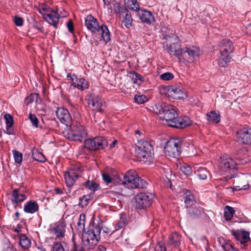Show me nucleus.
<instances>
[{
	"label": "nucleus",
	"mask_w": 251,
	"mask_h": 251,
	"mask_svg": "<svg viewBox=\"0 0 251 251\" xmlns=\"http://www.w3.org/2000/svg\"><path fill=\"white\" fill-rule=\"evenodd\" d=\"M153 110L157 114H164L163 119L171 127L182 129L191 124V121L189 117H178L174 107L166 102H158L153 107Z\"/></svg>",
	"instance_id": "f257e3e1"
},
{
	"label": "nucleus",
	"mask_w": 251,
	"mask_h": 251,
	"mask_svg": "<svg viewBox=\"0 0 251 251\" xmlns=\"http://www.w3.org/2000/svg\"><path fill=\"white\" fill-rule=\"evenodd\" d=\"M85 24L87 28L92 32L100 36V40H102L106 43L110 41V34L107 27L104 25L100 26L97 19L92 15H89L86 17Z\"/></svg>",
	"instance_id": "f03ea898"
},
{
	"label": "nucleus",
	"mask_w": 251,
	"mask_h": 251,
	"mask_svg": "<svg viewBox=\"0 0 251 251\" xmlns=\"http://www.w3.org/2000/svg\"><path fill=\"white\" fill-rule=\"evenodd\" d=\"M101 227L95 225L94 223L92 227L82 236V242L84 247L88 250L93 249L100 239Z\"/></svg>",
	"instance_id": "7ed1b4c3"
},
{
	"label": "nucleus",
	"mask_w": 251,
	"mask_h": 251,
	"mask_svg": "<svg viewBox=\"0 0 251 251\" xmlns=\"http://www.w3.org/2000/svg\"><path fill=\"white\" fill-rule=\"evenodd\" d=\"M246 162L247 161L240 158L238 155L235 157L234 160L228 155H224L219 160V167L223 175L226 173L231 174L232 170H237V165H244Z\"/></svg>",
	"instance_id": "20e7f679"
},
{
	"label": "nucleus",
	"mask_w": 251,
	"mask_h": 251,
	"mask_svg": "<svg viewBox=\"0 0 251 251\" xmlns=\"http://www.w3.org/2000/svg\"><path fill=\"white\" fill-rule=\"evenodd\" d=\"M220 55L218 59L219 66L225 67L230 61V54L233 51L232 42L229 39L223 40L219 45Z\"/></svg>",
	"instance_id": "39448f33"
},
{
	"label": "nucleus",
	"mask_w": 251,
	"mask_h": 251,
	"mask_svg": "<svg viewBox=\"0 0 251 251\" xmlns=\"http://www.w3.org/2000/svg\"><path fill=\"white\" fill-rule=\"evenodd\" d=\"M135 153L137 157L141 160L145 161L150 160L153 154V148L150 142L141 140L136 145Z\"/></svg>",
	"instance_id": "423d86ee"
},
{
	"label": "nucleus",
	"mask_w": 251,
	"mask_h": 251,
	"mask_svg": "<svg viewBox=\"0 0 251 251\" xmlns=\"http://www.w3.org/2000/svg\"><path fill=\"white\" fill-rule=\"evenodd\" d=\"M123 183L126 185L127 187L131 189L143 188L147 185L146 181L138 177L136 172L133 170L128 171L126 174Z\"/></svg>",
	"instance_id": "0eeeda50"
},
{
	"label": "nucleus",
	"mask_w": 251,
	"mask_h": 251,
	"mask_svg": "<svg viewBox=\"0 0 251 251\" xmlns=\"http://www.w3.org/2000/svg\"><path fill=\"white\" fill-rule=\"evenodd\" d=\"M153 197L154 196L151 193H139L134 197V204L137 209H146L151 206Z\"/></svg>",
	"instance_id": "6e6552de"
},
{
	"label": "nucleus",
	"mask_w": 251,
	"mask_h": 251,
	"mask_svg": "<svg viewBox=\"0 0 251 251\" xmlns=\"http://www.w3.org/2000/svg\"><path fill=\"white\" fill-rule=\"evenodd\" d=\"M182 143L176 138L171 139L166 144L164 151L168 156L176 158L181 151Z\"/></svg>",
	"instance_id": "1a4fd4ad"
},
{
	"label": "nucleus",
	"mask_w": 251,
	"mask_h": 251,
	"mask_svg": "<svg viewBox=\"0 0 251 251\" xmlns=\"http://www.w3.org/2000/svg\"><path fill=\"white\" fill-rule=\"evenodd\" d=\"M66 136L70 140L81 142L87 136V132L83 126L76 124L71 126Z\"/></svg>",
	"instance_id": "9d476101"
},
{
	"label": "nucleus",
	"mask_w": 251,
	"mask_h": 251,
	"mask_svg": "<svg viewBox=\"0 0 251 251\" xmlns=\"http://www.w3.org/2000/svg\"><path fill=\"white\" fill-rule=\"evenodd\" d=\"M200 53V49L198 47L191 46L186 47L182 49V52L180 54L179 59L191 63L193 62L196 58L198 57Z\"/></svg>",
	"instance_id": "9b49d317"
},
{
	"label": "nucleus",
	"mask_w": 251,
	"mask_h": 251,
	"mask_svg": "<svg viewBox=\"0 0 251 251\" xmlns=\"http://www.w3.org/2000/svg\"><path fill=\"white\" fill-rule=\"evenodd\" d=\"M85 100L88 106L92 110L100 112L103 111L102 107L104 101L101 97L91 94L86 97Z\"/></svg>",
	"instance_id": "f8f14e48"
},
{
	"label": "nucleus",
	"mask_w": 251,
	"mask_h": 251,
	"mask_svg": "<svg viewBox=\"0 0 251 251\" xmlns=\"http://www.w3.org/2000/svg\"><path fill=\"white\" fill-rule=\"evenodd\" d=\"M108 145V142L103 137L87 139L84 142L85 147L91 150L103 149L107 147Z\"/></svg>",
	"instance_id": "ddd939ff"
},
{
	"label": "nucleus",
	"mask_w": 251,
	"mask_h": 251,
	"mask_svg": "<svg viewBox=\"0 0 251 251\" xmlns=\"http://www.w3.org/2000/svg\"><path fill=\"white\" fill-rule=\"evenodd\" d=\"M50 232L55 236V239L62 240L65 237L66 224L64 220H60L50 227Z\"/></svg>",
	"instance_id": "4468645a"
},
{
	"label": "nucleus",
	"mask_w": 251,
	"mask_h": 251,
	"mask_svg": "<svg viewBox=\"0 0 251 251\" xmlns=\"http://www.w3.org/2000/svg\"><path fill=\"white\" fill-rule=\"evenodd\" d=\"M56 116L60 122L66 125L71 126L72 123V118L69 111L64 108H58L56 111Z\"/></svg>",
	"instance_id": "2eb2a0df"
},
{
	"label": "nucleus",
	"mask_w": 251,
	"mask_h": 251,
	"mask_svg": "<svg viewBox=\"0 0 251 251\" xmlns=\"http://www.w3.org/2000/svg\"><path fill=\"white\" fill-rule=\"evenodd\" d=\"M164 93L168 97H170L174 99H180L183 98L182 91L179 87L174 86H168L163 88Z\"/></svg>",
	"instance_id": "dca6fc26"
},
{
	"label": "nucleus",
	"mask_w": 251,
	"mask_h": 251,
	"mask_svg": "<svg viewBox=\"0 0 251 251\" xmlns=\"http://www.w3.org/2000/svg\"><path fill=\"white\" fill-rule=\"evenodd\" d=\"M67 77L69 80L72 81V85L79 90L83 91L89 87L87 81L84 78L78 79L75 75H68Z\"/></svg>",
	"instance_id": "f3484780"
},
{
	"label": "nucleus",
	"mask_w": 251,
	"mask_h": 251,
	"mask_svg": "<svg viewBox=\"0 0 251 251\" xmlns=\"http://www.w3.org/2000/svg\"><path fill=\"white\" fill-rule=\"evenodd\" d=\"M239 141L243 144L251 145V128H244L237 132Z\"/></svg>",
	"instance_id": "a211bd4d"
},
{
	"label": "nucleus",
	"mask_w": 251,
	"mask_h": 251,
	"mask_svg": "<svg viewBox=\"0 0 251 251\" xmlns=\"http://www.w3.org/2000/svg\"><path fill=\"white\" fill-rule=\"evenodd\" d=\"M138 16L141 21L148 25H151L154 21V17L151 11L146 10H140L137 11Z\"/></svg>",
	"instance_id": "6ab92c4d"
},
{
	"label": "nucleus",
	"mask_w": 251,
	"mask_h": 251,
	"mask_svg": "<svg viewBox=\"0 0 251 251\" xmlns=\"http://www.w3.org/2000/svg\"><path fill=\"white\" fill-rule=\"evenodd\" d=\"M166 48L167 52L171 55L176 56L178 58L180 54L182 52V49L180 48V45L177 43H173L171 44H167Z\"/></svg>",
	"instance_id": "aec40b11"
},
{
	"label": "nucleus",
	"mask_w": 251,
	"mask_h": 251,
	"mask_svg": "<svg viewBox=\"0 0 251 251\" xmlns=\"http://www.w3.org/2000/svg\"><path fill=\"white\" fill-rule=\"evenodd\" d=\"M65 182L68 187L72 186L79 177L72 171L69 170L64 173Z\"/></svg>",
	"instance_id": "412c9836"
},
{
	"label": "nucleus",
	"mask_w": 251,
	"mask_h": 251,
	"mask_svg": "<svg viewBox=\"0 0 251 251\" xmlns=\"http://www.w3.org/2000/svg\"><path fill=\"white\" fill-rule=\"evenodd\" d=\"M39 210V205L36 201H30L24 205V210L25 213L33 214Z\"/></svg>",
	"instance_id": "4be33fe9"
},
{
	"label": "nucleus",
	"mask_w": 251,
	"mask_h": 251,
	"mask_svg": "<svg viewBox=\"0 0 251 251\" xmlns=\"http://www.w3.org/2000/svg\"><path fill=\"white\" fill-rule=\"evenodd\" d=\"M59 16L56 11L52 12L50 14L46 17L45 20L50 25L56 28L59 22Z\"/></svg>",
	"instance_id": "5701e85b"
},
{
	"label": "nucleus",
	"mask_w": 251,
	"mask_h": 251,
	"mask_svg": "<svg viewBox=\"0 0 251 251\" xmlns=\"http://www.w3.org/2000/svg\"><path fill=\"white\" fill-rule=\"evenodd\" d=\"M177 168L186 176H190L192 174L193 170L192 168L188 164L179 162L176 164Z\"/></svg>",
	"instance_id": "b1692460"
},
{
	"label": "nucleus",
	"mask_w": 251,
	"mask_h": 251,
	"mask_svg": "<svg viewBox=\"0 0 251 251\" xmlns=\"http://www.w3.org/2000/svg\"><path fill=\"white\" fill-rule=\"evenodd\" d=\"M26 199V196L24 194H20L19 193V190L17 189H14L12 194L11 201L13 203H18L22 202Z\"/></svg>",
	"instance_id": "393cba45"
},
{
	"label": "nucleus",
	"mask_w": 251,
	"mask_h": 251,
	"mask_svg": "<svg viewBox=\"0 0 251 251\" xmlns=\"http://www.w3.org/2000/svg\"><path fill=\"white\" fill-rule=\"evenodd\" d=\"M194 173L200 179L205 180L209 175V172L206 168L203 167H195Z\"/></svg>",
	"instance_id": "a878e982"
},
{
	"label": "nucleus",
	"mask_w": 251,
	"mask_h": 251,
	"mask_svg": "<svg viewBox=\"0 0 251 251\" xmlns=\"http://www.w3.org/2000/svg\"><path fill=\"white\" fill-rule=\"evenodd\" d=\"M180 236L176 233L171 234L168 241V244L175 247H178L180 242Z\"/></svg>",
	"instance_id": "bb28decb"
},
{
	"label": "nucleus",
	"mask_w": 251,
	"mask_h": 251,
	"mask_svg": "<svg viewBox=\"0 0 251 251\" xmlns=\"http://www.w3.org/2000/svg\"><path fill=\"white\" fill-rule=\"evenodd\" d=\"M126 6L132 11H139L140 6L137 0H124Z\"/></svg>",
	"instance_id": "cd10ccee"
},
{
	"label": "nucleus",
	"mask_w": 251,
	"mask_h": 251,
	"mask_svg": "<svg viewBox=\"0 0 251 251\" xmlns=\"http://www.w3.org/2000/svg\"><path fill=\"white\" fill-rule=\"evenodd\" d=\"M123 17V23L125 26L129 27L132 24V18L130 12L128 9L125 11L124 14H122Z\"/></svg>",
	"instance_id": "c85d7f7f"
},
{
	"label": "nucleus",
	"mask_w": 251,
	"mask_h": 251,
	"mask_svg": "<svg viewBox=\"0 0 251 251\" xmlns=\"http://www.w3.org/2000/svg\"><path fill=\"white\" fill-rule=\"evenodd\" d=\"M187 212L191 217L195 218L199 217L203 213L202 208H197L195 206H192L187 209Z\"/></svg>",
	"instance_id": "c756f323"
},
{
	"label": "nucleus",
	"mask_w": 251,
	"mask_h": 251,
	"mask_svg": "<svg viewBox=\"0 0 251 251\" xmlns=\"http://www.w3.org/2000/svg\"><path fill=\"white\" fill-rule=\"evenodd\" d=\"M207 120L209 122L218 123L220 121V115L219 112L215 111H211L207 114Z\"/></svg>",
	"instance_id": "7c9ffc66"
},
{
	"label": "nucleus",
	"mask_w": 251,
	"mask_h": 251,
	"mask_svg": "<svg viewBox=\"0 0 251 251\" xmlns=\"http://www.w3.org/2000/svg\"><path fill=\"white\" fill-rule=\"evenodd\" d=\"M184 202L187 209H188L189 207H191L193 206L194 196L193 195L191 194L190 191H188L187 190L184 194Z\"/></svg>",
	"instance_id": "2f4dec72"
},
{
	"label": "nucleus",
	"mask_w": 251,
	"mask_h": 251,
	"mask_svg": "<svg viewBox=\"0 0 251 251\" xmlns=\"http://www.w3.org/2000/svg\"><path fill=\"white\" fill-rule=\"evenodd\" d=\"M20 238V244L23 249H27L30 247V240L25 236V235H21Z\"/></svg>",
	"instance_id": "473e14b6"
},
{
	"label": "nucleus",
	"mask_w": 251,
	"mask_h": 251,
	"mask_svg": "<svg viewBox=\"0 0 251 251\" xmlns=\"http://www.w3.org/2000/svg\"><path fill=\"white\" fill-rule=\"evenodd\" d=\"M235 211L233 207L226 205L225 207L224 217L226 220H230L232 217Z\"/></svg>",
	"instance_id": "72a5a7b5"
},
{
	"label": "nucleus",
	"mask_w": 251,
	"mask_h": 251,
	"mask_svg": "<svg viewBox=\"0 0 251 251\" xmlns=\"http://www.w3.org/2000/svg\"><path fill=\"white\" fill-rule=\"evenodd\" d=\"M85 215L84 214H81L79 215L78 221L77 223V230L80 232L84 229Z\"/></svg>",
	"instance_id": "f704fd0d"
},
{
	"label": "nucleus",
	"mask_w": 251,
	"mask_h": 251,
	"mask_svg": "<svg viewBox=\"0 0 251 251\" xmlns=\"http://www.w3.org/2000/svg\"><path fill=\"white\" fill-rule=\"evenodd\" d=\"M92 196L90 195L83 196L82 198H79V202L78 205L82 207H84L89 203V201L91 200Z\"/></svg>",
	"instance_id": "c9c22d12"
},
{
	"label": "nucleus",
	"mask_w": 251,
	"mask_h": 251,
	"mask_svg": "<svg viewBox=\"0 0 251 251\" xmlns=\"http://www.w3.org/2000/svg\"><path fill=\"white\" fill-rule=\"evenodd\" d=\"M132 79L133 83L136 84L138 86L140 85L141 83L144 81L143 77L136 72L132 74Z\"/></svg>",
	"instance_id": "e433bc0d"
},
{
	"label": "nucleus",
	"mask_w": 251,
	"mask_h": 251,
	"mask_svg": "<svg viewBox=\"0 0 251 251\" xmlns=\"http://www.w3.org/2000/svg\"><path fill=\"white\" fill-rule=\"evenodd\" d=\"M40 13L43 15L44 19L46 17H48V15L50 14L52 12H54V11L51 9L50 7H48L47 5H42L40 7Z\"/></svg>",
	"instance_id": "4c0bfd02"
},
{
	"label": "nucleus",
	"mask_w": 251,
	"mask_h": 251,
	"mask_svg": "<svg viewBox=\"0 0 251 251\" xmlns=\"http://www.w3.org/2000/svg\"><path fill=\"white\" fill-rule=\"evenodd\" d=\"M85 186L89 189L94 191L100 189L99 185L93 181H87L85 182Z\"/></svg>",
	"instance_id": "58836bf2"
},
{
	"label": "nucleus",
	"mask_w": 251,
	"mask_h": 251,
	"mask_svg": "<svg viewBox=\"0 0 251 251\" xmlns=\"http://www.w3.org/2000/svg\"><path fill=\"white\" fill-rule=\"evenodd\" d=\"M114 12L120 14H124V12L127 9L122 6L120 2H115L113 5Z\"/></svg>",
	"instance_id": "ea45409f"
},
{
	"label": "nucleus",
	"mask_w": 251,
	"mask_h": 251,
	"mask_svg": "<svg viewBox=\"0 0 251 251\" xmlns=\"http://www.w3.org/2000/svg\"><path fill=\"white\" fill-rule=\"evenodd\" d=\"M13 154L15 162L17 164H21L23 160L22 153L17 151L13 150Z\"/></svg>",
	"instance_id": "a19ab883"
},
{
	"label": "nucleus",
	"mask_w": 251,
	"mask_h": 251,
	"mask_svg": "<svg viewBox=\"0 0 251 251\" xmlns=\"http://www.w3.org/2000/svg\"><path fill=\"white\" fill-rule=\"evenodd\" d=\"M4 119L6 121V128L8 129L12 126L13 119L11 115L7 114L4 115Z\"/></svg>",
	"instance_id": "79ce46f5"
},
{
	"label": "nucleus",
	"mask_w": 251,
	"mask_h": 251,
	"mask_svg": "<svg viewBox=\"0 0 251 251\" xmlns=\"http://www.w3.org/2000/svg\"><path fill=\"white\" fill-rule=\"evenodd\" d=\"M32 157L34 160L38 161L44 162L45 160L44 155L37 151L33 152Z\"/></svg>",
	"instance_id": "37998d69"
},
{
	"label": "nucleus",
	"mask_w": 251,
	"mask_h": 251,
	"mask_svg": "<svg viewBox=\"0 0 251 251\" xmlns=\"http://www.w3.org/2000/svg\"><path fill=\"white\" fill-rule=\"evenodd\" d=\"M250 239L249 233L247 231H243L241 240H240L241 244L245 245Z\"/></svg>",
	"instance_id": "c03bdc74"
},
{
	"label": "nucleus",
	"mask_w": 251,
	"mask_h": 251,
	"mask_svg": "<svg viewBox=\"0 0 251 251\" xmlns=\"http://www.w3.org/2000/svg\"><path fill=\"white\" fill-rule=\"evenodd\" d=\"M29 119L33 126L35 127H38L39 121L35 115L31 113L29 114Z\"/></svg>",
	"instance_id": "a18cd8bd"
},
{
	"label": "nucleus",
	"mask_w": 251,
	"mask_h": 251,
	"mask_svg": "<svg viewBox=\"0 0 251 251\" xmlns=\"http://www.w3.org/2000/svg\"><path fill=\"white\" fill-rule=\"evenodd\" d=\"M38 97L37 94H31L25 99V103L26 105L29 104L33 102L35 99H37Z\"/></svg>",
	"instance_id": "49530a36"
},
{
	"label": "nucleus",
	"mask_w": 251,
	"mask_h": 251,
	"mask_svg": "<svg viewBox=\"0 0 251 251\" xmlns=\"http://www.w3.org/2000/svg\"><path fill=\"white\" fill-rule=\"evenodd\" d=\"M134 100L136 102L139 104L144 103L147 100V98L144 95H135L134 96Z\"/></svg>",
	"instance_id": "de8ad7c7"
},
{
	"label": "nucleus",
	"mask_w": 251,
	"mask_h": 251,
	"mask_svg": "<svg viewBox=\"0 0 251 251\" xmlns=\"http://www.w3.org/2000/svg\"><path fill=\"white\" fill-rule=\"evenodd\" d=\"M69 170L72 171L75 175H77L78 177H79L80 174L83 172V169L80 166L72 167Z\"/></svg>",
	"instance_id": "09e8293b"
},
{
	"label": "nucleus",
	"mask_w": 251,
	"mask_h": 251,
	"mask_svg": "<svg viewBox=\"0 0 251 251\" xmlns=\"http://www.w3.org/2000/svg\"><path fill=\"white\" fill-rule=\"evenodd\" d=\"M160 77L164 80H170L173 78L174 75L171 73L167 72L161 75Z\"/></svg>",
	"instance_id": "8fccbe9b"
},
{
	"label": "nucleus",
	"mask_w": 251,
	"mask_h": 251,
	"mask_svg": "<svg viewBox=\"0 0 251 251\" xmlns=\"http://www.w3.org/2000/svg\"><path fill=\"white\" fill-rule=\"evenodd\" d=\"M222 247L225 251H234V250H236V249L229 242H226L222 246Z\"/></svg>",
	"instance_id": "3c124183"
},
{
	"label": "nucleus",
	"mask_w": 251,
	"mask_h": 251,
	"mask_svg": "<svg viewBox=\"0 0 251 251\" xmlns=\"http://www.w3.org/2000/svg\"><path fill=\"white\" fill-rule=\"evenodd\" d=\"M126 222V219L124 217H121L118 224L116 226V230L123 228Z\"/></svg>",
	"instance_id": "603ef678"
},
{
	"label": "nucleus",
	"mask_w": 251,
	"mask_h": 251,
	"mask_svg": "<svg viewBox=\"0 0 251 251\" xmlns=\"http://www.w3.org/2000/svg\"><path fill=\"white\" fill-rule=\"evenodd\" d=\"M51 251H64V249L60 243L54 244Z\"/></svg>",
	"instance_id": "864d4df0"
},
{
	"label": "nucleus",
	"mask_w": 251,
	"mask_h": 251,
	"mask_svg": "<svg viewBox=\"0 0 251 251\" xmlns=\"http://www.w3.org/2000/svg\"><path fill=\"white\" fill-rule=\"evenodd\" d=\"M155 251H166V247L164 245L161 243L159 242L156 245V246L154 248Z\"/></svg>",
	"instance_id": "5fc2aeb1"
},
{
	"label": "nucleus",
	"mask_w": 251,
	"mask_h": 251,
	"mask_svg": "<svg viewBox=\"0 0 251 251\" xmlns=\"http://www.w3.org/2000/svg\"><path fill=\"white\" fill-rule=\"evenodd\" d=\"M14 21L15 24L17 26H22L24 23V20L22 18L15 16L14 18Z\"/></svg>",
	"instance_id": "6e6d98bb"
},
{
	"label": "nucleus",
	"mask_w": 251,
	"mask_h": 251,
	"mask_svg": "<svg viewBox=\"0 0 251 251\" xmlns=\"http://www.w3.org/2000/svg\"><path fill=\"white\" fill-rule=\"evenodd\" d=\"M102 177L103 180L107 183V184H109L112 182V179L109 175L106 173H103L102 174Z\"/></svg>",
	"instance_id": "4d7b16f0"
},
{
	"label": "nucleus",
	"mask_w": 251,
	"mask_h": 251,
	"mask_svg": "<svg viewBox=\"0 0 251 251\" xmlns=\"http://www.w3.org/2000/svg\"><path fill=\"white\" fill-rule=\"evenodd\" d=\"M67 26L69 32L72 33L74 31V25L72 20H70L68 22Z\"/></svg>",
	"instance_id": "13d9d810"
},
{
	"label": "nucleus",
	"mask_w": 251,
	"mask_h": 251,
	"mask_svg": "<svg viewBox=\"0 0 251 251\" xmlns=\"http://www.w3.org/2000/svg\"><path fill=\"white\" fill-rule=\"evenodd\" d=\"M242 234V231H234L233 233V235L234 236L235 238L239 241H240L241 240V237Z\"/></svg>",
	"instance_id": "bf43d9fd"
},
{
	"label": "nucleus",
	"mask_w": 251,
	"mask_h": 251,
	"mask_svg": "<svg viewBox=\"0 0 251 251\" xmlns=\"http://www.w3.org/2000/svg\"><path fill=\"white\" fill-rule=\"evenodd\" d=\"M71 251H85L82 247L75 245L74 247L71 249Z\"/></svg>",
	"instance_id": "052dcab7"
},
{
	"label": "nucleus",
	"mask_w": 251,
	"mask_h": 251,
	"mask_svg": "<svg viewBox=\"0 0 251 251\" xmlns=\"http://www.w3.org/2000/svg\"><path fill=\"white\" fill-rule=\"evenodd\" d=\"M249 184L248 185H243L242 187H240V186H235V189L236 190H247L249 188Z\"/></svg>",
	"instance_id": "680f3d73"
},
{
	"label": "nucleus",
	"mask_w": 251,
	"mask_h": 251,
	"mask_svg": "<svg viewBox=\"0 0 251 251\" xmlns=\"http://www.w3.org/2000/svg\"><path fill=\"white\" fill-rule=\"evenodd\" d=\"M118 143V141L116 140H114L109 145L110 148L113 149L116 147V145Z\"/></svg>",
	"instance_id": "e2e57ef3"
},
{
	"label": "nucleus",
	"mask_w": 251,
	"mask_h": 251,
	"mask_svg": "<svg viewBox=\"0 0 251 251\" xmlns=\"http://www.w3.org/2000/svg\"><path fill=\"white\" fill-rule=\"evenodd\" d=\"M54 191H55V194H61L63 192L62 190L59 188H55L54 189Z\"/></svg>",
	"instance_id": "0e129e2a"
},
{
	"label": "nucleus",
	"mask_w": 251,
	"mask_h": 251,
	"mask_svg": "<svg viewBox=\"0 0 251 251\" xmlns=\"http://www.w3.org/2000/svg\"><path fill=\"white\" fill-rule=\"evenodd\" d=\"M22 226H20V225H18L17 226V227L15 229L14 231L17 233H19L21 228Z\"/></svg>",
	"instance_id": "69168bd1"
},
{
	"label": "nucleus",
	"mask_w": 251,
	"mask_h": 251,
	"mask_svg": "<svg viewBox=\"0 0 251 251\" xmlns=\"http://www.w3.org/2000/svg\"><path fill=\"white\" fill-rule=\"evenodd\" d=\"M99 249L100 251H105L106 248L103 246H99Z\"/></svg>",
	"instance_id": "338daca9"
},
{
	"label": "nucleus",
	"mask_w": 251,
	"mask_h": 251,
	"mask_svg": "<svg viewBox=\"0 0 251 251\" xmlns=\"http://www.w3.org/2000/svg\"><path fill=\"white\" fill-rule=\"evenodd\" d=\"M247 29L249 30V32H250L251 33V24L248 25Z\"/></svg>",
	"instance_id": "774afa93"
}]
</instances>
